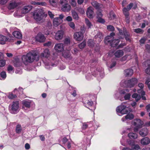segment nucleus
<instances>
[{"instance_id": "54", "label": "nucleus", "mask_w": 150, "mask_h": 150, "mask_svg": "<svg viewBox=\"0 0 150 150\" xmlns=\"http://www.w3.org/2000/svg\"><path fill=\"white\" fill-rule=\"evenodd\" d=\"M70 43V40L69 38H65L64 40V43L66 44H69Z\"/></svg>"}, {"instance_id": "40", "label": "nucleus", "mask_w": 150, "mask_h": 150, "mask_svg": "<svg viewBox=\"0 0 150 150\" xmlns=\"http://www.w3.org/2000/svg\"><path fill=\"white\" fill-rule=\"evenodd\" d=\"M108 17L111 20L114 19L115 18V15L114 14V13L112 11L110 12Z\"/></svg>"}, {"instance_id": "2", "label": "nucleus", "mask_w": 150, "mask_h": 150, "mask_svg": "<svg viewBox=\"0 0 150 150\" xmlns=\"http://www.w3.org/2000/svg\"><path fill=\"white\" fill-rule=\"evenodd\" d=\"M44 12L43 9H38L34 11L33 15V19L37 22L43 21Z\"/></svg>"}, {"instance_id": "30", "label": "nucleus", "mask_w": 150, "mask_h": 150, "mask_svg": "<svg viewBox=\"0 0 150 150\" xmlns=\"http://www.w3.org/2000/svg\"><path fill=\"white\" fill-rule=\"evenodd\" d=\"M72 15L73 18L76 20L79 19V17L77 13L74 10L71 11Z\"/></svg>"}, {"instance_id": "41", "label": "nucleus", "mask_w": 150, "mask_h": 150, "mask_svg": "<svg viewBox=\"0 0 150 150\" xmlns=\"http://www.w3.org/2000/svg\"><path fill=\"white\" fill-rule=\"evenodd\" d=\"M88 46L92 47L93 46L94 42L92 39H90L88 41Z\"/></svg>"}, {"instance_id": "47", "label": "nucleus", "mask_w": 150, "mask_h": 150, "mask_svg": "<svg viewBox=\"0 0 150 150\" xmlns=\"http://www.w3.org/2000/svg\"><path fill=\"white\" fill-rule=\"evenodd\" d=\"M107 28L108 30L110 31H112L115 30L114 27L113 26L110 25L107 26Z\"/></svg>"}, {"instance_id": "42", "label": "nucleus", "mask_w": 150, "mask_h": 150, "mask_svg": "<svg viewBox=\"0 0 150 150\" xmlns=\"http://www.w3.org/2000/svg\"><path fill=\"white\" fill-rule=\"evenodd\" d=\"M98 10L97 11V18H101L103 16V14L102 13V11L100 10Z\"/></svg>"}, {"instance_id": "58", "label": "nucleus", "mask_w": 150, "mask_h": 150, "mask_svg": "<svg viewBox=\"0 0 150 150\" xmlns=\"http://www.w3.org/2000/svg\"><path fill=\"white\" fill-rule=\"evenodd\" d=\"M98 18V21L100 22L101 23H103L105 22V21L102 18Z\"/></svg>"}, {"instance_id": "43", "label": "nucleus", "mask_w": 150, "mask_h": 150, "mask_svg": "<svg viewBox=\"0 0 150 150\" xmlns=\"http://www.w3.org/2000/svg\"><path fill=\"white\" fill-rule=\"evenodd\" d=\"M69 2L72 6L75 7L76 6V3L75 0H69Z\"/></svg>"}, {"instance_id": "10", "label": "nucleus", "mask_w": 150, "mask_h": 150, "mask_svg": "<svg viewBox=\"0 0 150 150\" xmlns=\"http://www.w3.org/2000/svg\"><path fill=\"white\" fill-rule=\"evenodd\" d=\"M115 35V34L114 33H112L110 34V35L106 37L104 40L105 43L106 44L108 43L110 44L114 39L113 36Z\"/></svg>"}, {"instance_id": "34", "label": "nucleus", "mask_w": 150, "mask_h": 150, "mask_svg": "<svg viewBox=\"0 0 150 150\" xmlns=\"http://www.w3.org/2000/svg\"><path fill=\"white\" fill-rule=\"evenodd\" d=\"M132 97L133 98H135L137 101H138L141 98V96L140 95H138L136 93L133 94L132 95Z\"/></svg>"}, {"instance_id": "31", "label": "nucleus", "mask_w": 150, "mask_h": 150, "mask_svg": "<svg viewBox=\"0 0 150 150\" xmlns=\"http://www.w3.org/2000/svg\"><path fill=\"white\" fill-rule=\"evenodd\" d=\"M103 35L100 32L98 33L95 36V38H98V40L99 41H100L101 39L103 38Z\"/></svg>"}, {"instance_id": "60", "label": "nucleus", "mask_w": 150, "mask_h": 150, "mask_svg": "<svg viewBox=\"0 0 150 150\" xmlns=\"http://www.w3.org/2000/svg\"><path fill=\"white\" fill-rule=\"evenodd\" d=\"M8 0H0V4L4 5L7 3Z\"/></svg>"}, {"instance_id": "1", "label": "nucleus", "mask_w": 150, "mask_h": 150, "mask_svg": "<svg viewBox=\"0 0 150 150\" xmlns=\"http://www.w3.org/2000/svg\"><path fill=\"white\" fill-rule=\"evenodd\" d=\"M40 56L35 51H32L27 53L26 55H23L21 58L22 62L25 65L32 63L34 61L39 60Z\"/></svg>"}, {"instance_id": "26", "label": "nucleus", "mask_w": 150, "mask_h": 150, "mask_svg": "<svg viewBox=\"0 0 150 150\" xmlns=\"http://www.w3.org/2000/svg\"><path fill=\"white\" fill-rule=\"evenodd\" d=\"M19 5V3L13 2L10 3L8 6V8L10 9H13Z\"/></svg>"}, {"instance_id": "22", "label": "nucleus", "mask_w": 150, "mask_h": 150, "mask_svg": "<svg viewBox=\"0 0 150 150\" xmlns=\"http://www.w3.org/2000/svg\"><path fill=\"white\" fill-rule=\"evenodd\" d=\"M139 134L142 137H145L148 134V130L146 128H144L139 131Z\"/></svg>"}, {"instance_id": "29", "label": "nucleus", "mask_w": 150, "mask_h": 150, "mask_svg": "<svg viewBox=\"0 0 150 150\" xmlns=\"http://www.w3.org/2000/svg\"><path fill=\"white\" fill-rule=\"evenodd\" d=\"M128 136L130 138L133 139H137L138 137V135L137 134L132 132L129 133Z\"/></svg>"}, {"instance_id": "57", "label": "nucleus", "mask_w": 150, "mask_h": 150, "mask_svg": "<svg viewBox=\"0 0 150 150\" xmlns=\"http://www.w3.org/2000/svg\"><path fill=\"white\" fill-rule=\"evenodd\" d=\"M1 76L2 78L5 79L6 77V72L4 71L1 72Z\"/></svg>"}, {"instance_id": "11", "label": "nucleus", "mask_w": 150, "mask_h": 150, "mask_svg": "<svg viewBox=\"0 0 150 150\" xmlns=\"http://www.w3.org/2000/svg\"><path fill=\"white\" fill-rule=\"evenodd\" d=\"M36 41L40 42H43L45 41L46 38L44 35L41 33H39L35 37Z\"/></svg>"}, {"instance_id": "53", "label": "nucleus", "mask_w": 150, "mask_h": 150, "mask_svg": "<svg viewBox=\"0 0 150 150\" xmlns=\"http://www.w3.org/2000/svg\"><path fill=\"white\" fill-rule=\"evenodd\" d=\"M112 63L110 67V68H112L113 67H115L116 64V61H115L114 60L113 61L112 60Z\"/></svg>"}, {"instance_id": "51", "label": "nucleus", "mask_w": 150, "mask_h": 150, "mask_svg": "<svg viewBox=\"0 0 150 150\" xmlns=\"http://www.w3.org/2000/svg\"><path fill=\"white\" fill-rule=\"evenodd\" d=\"M5 61L4 60H0V67H3L5 64Z\"/></svg>"}, {"instance_id": "20", "label": "nucleus", "mask_w": 150, "mask_h": 150, "mask_svg": "<svg viewBox=\"0 0 150 150\" xmlns=\"http://www.w3.org/2000/svg\"><path fill=\"white\" fill-rule=\"evenodd\" d=\"M71 9V6L68 3L62 6L61 9L64 12H68Z\"/></svg>"}, {"instance_id": "63", "label": "nucleus", "mask_w": 150, "mask_h": 150, "mask_svg": "<svg viewBox=\"0 0 150 150\" xmlns=\"http://www.w3.org/2000/svg\"><path fill=\"white\" fill-rule=\"evenodd\" d=\"M88 127V125L86 124V123H84L83 125L82 128L83 129H86Z\"/></svg>"}, {"instance_id": "36", "label": "nucleus", "mask_w": 150, "mask_h": 150, "mask_svg": "<svg viewBox=\"0 0 150 150\" xmlns=\"http://www.w3.org/2000/svg\"><path fill=\"white\" fill-rule=\"evenodd\" d=\"M92 5L97 9H99L100 7V5L96 1H93L91 3Z\"/></svg>"}, {"instance_id": "48", "label": "nucleus", "mask_w": 150, "mask_h": 150, "mask_svg": "<svg viewBox=\"0 0 150 150\" xmlns=\"http://www.w3.org/2000/svg\"><path fill=\"white\" fill-rule=\"evenodd\" d=\"M60 3L62 6L68 3V1L67 0H60Z\"/></svg>"}, {"instance_id": "23", "label": "nucleus", "mask_w": 150, "mask_h": 150, "mask_svg": "<svg viewBox=\"0 0 150 150\" xmlns=\"http://www.w3.org/2000/svg\"><path fill=\"white\" fill-rule=\"evenodd\" d=\"M8 40V38L5 36L0 35V44H4L6 41Z\"/></svg>"}, {"instance_id": "46", "label": "nucleus", "mask_w": 150, "mask_h": 150, "mask_svg": "<svg viewBox=\"0 0 150 150\" xmlns=\"http://www.w3.org/2000/svg\"><path fill=\"white\" fill-rule=\"evenodd\" d=\"M132 149L138 150L140 149V146L138 144H133L132 146Z\"/></svg>"}, {"instance_id": "38", "label": "nucleus", "mask_w": 150, "mask_h": 150, "mask_svg": "<svg viewBox=\"0 0 150 150\" xmlns=\"http://www.w3.org/2000/svg\"><path fill=\"white\" fill-rule=\"evenodd\" d=\"M125 118L126 120H131L134 118V116L133 114L129 113L127 115L125 116Z\"/></svg>"}, {"instance_id": "3", "label": "nucleus", "mask_w": 150, "mask_h": 150, "mask_svg": "<svg viewBox=\"0 0 150 150\" xmlns=\"http://www.w3.org/2000/svg\"><path fill=\"white\" fill-rule=\"evenodd\" d=\"M138 80L136 78H132L129 80L122 81L120 83L121 86L132 88L134 86L138 83Z\"/></svg>"}, {"instance_id": "50", "label": "nucleus", "mask_w": 150, "mask_h": 150, "mask_svg": "<svg viewBox=\"0 0 150 150\" xmlns=\"http://www.w3.org/2000/svg\"><path fill=\"white\" fill-rule=\"evenodd\" d=\"M69 25L70 27L73 29H74L75 28V25L73 22H71L69 23Z\"/></svg>"}, {"instance_id": "12", "label": "nucleus", "mask_w": 150, "mask_h": 150, "mask_svg": "<svg viewBox=\"0 0 150 150\" xmlns=\"http://www.w3.org/2000/svg\"><path fill=\"white\" fill-rule=\"evenodd\" d=\"M74 37L76 40L80 41L83 39V34L80 32H76L74 34Z\"/></svg>"}, {"instance_id": "8", "label": "nucleus", "mask_w": 150, "mask_h": 150, "mask_svg": "<svg viewBox=\"0 0 150 150\" xmlns=\"http://www.w3.org/2000/svg\"><path fill=\"white\" fill-rule=\"evenodd\" d=\"M122 103L120 105L118 106L116 109V111L118 113H120L122 114H124L128 112V110L126 109V106Z\"/></svg>"}, {"instance_id": "27", "label": "nucleus", "mask_w": 150, "mask_h": 150, "mask_svg": "<svg viewBox=\"0 0 150 150\" xmlns=\"http://www.w3.org/2000/svg\"><path fill=\"white\" fill-rule=\"evenodd\" d=\"M13 34L16 38L20 39L22 38V34L19 31H15L13 33Z\"/></svg>"}, {"instance_id": "64", "label": "nucleus", "mask_w": 150, "mask_h": 150, "mask_svg": "<svg viewBox=\"0 0 150 150\" xmlns=\"http://www.w3.org/2000/svg\"><path fill=\"white\" fill-rule=\"evenodd\" d=\"M13 70V67L10 65H9L7 69L8 71L9 72L12 71Z\"/></svg>"}, {"instance_id": "45", "label": "nucleus", "mask_w": 150, "mask_h": 150, "mask_svg": "<svg viewBox=\"0 0 150 150\" xmlns=\"http://www.w3.org/2000/svg\"><path fill=\"white\" fill-rule=\"evenodd\" d=\"M56 0H49V2L53 6H55L56 5Z\"/></svg>"}, {"instance_id": "44", "label": "nucleus", "mask_w": 150, "mask_h": 150, "mask_svg": "<svg viewBox=\"0 0 150 150\" xmlns=\"http://www.w3.org/2000/svg\"><path fill=\"white\" fill-rule=\"evenodd\" d=\"M86 45V42L84 41L82 43L79 44V47L80 49H83L85 46Z\"/></svg>"}, {"instance_id": "17", "label": "nucleus", "mask_w": 150, "mask_h": 150, "mask_svg": "<svg viewBox=\"0 0 150 150\" xmlns=\"http://www.w3.org/2000/svg\"><path fill=\"white\" fill-rule=\"evenodd\" d=\"M62 56L65 58L69 59H71L72 58L69 50H65L62 53Z\"/></svg>"}, {"instance_id": "25", "label": "nucleus", "mask_w": 150, "mask_h": 150, "mask_svg": "<svg viewBox=\"0 0 150 150\" xmlns=\"http://www.w3.org/2000/svg\"><path fill=\"white\" fill-rule=\"evenodd\" d=\"M124 54L123 51L121 50H119L116 52L114 55L115 56L117 57H120L122 56Z\"/></svg>"}, {"instance_id": "32", "label": "nucleus", "mask_w": 150, "mask_h": 150, "mask_svg": "<svg viewBox=\"0 0 150 150\" xmlns=\"http://www.w3.org/2000/svg\"><path fill=\"white\" fill-rule=\"evenodd\" d=\"M138 93L141 94L142 96V99L144 100H146L145 97L143 96L145 94V92L142 89H139L138 90Z\"/></svg>"}, {"instance_id": "39", "label": "nucleus", "mask_w": 150, "mask_h": 150, "mask_svg": "<svg viewBox=\"0 0 150 150\" xmlns=\"http://www.w3.org/2000/svg\"><path fill=\"white\" fill-rule=\"evenodd\" d=\"M85 23L88 28H91L92 26V25L90 21L86 18H85Z\"/></svg>"}, {"instance_id": "49", "label": "nucleus", "mask_w": 150, "mask_h": 150, "mask_svg": "<svg viewBox=\"0 0 150 150\" xmlns=\"http://www.w3.org/2000/svg\"><path fill=\"white\" fill-rule=\"evenodd\" d=\"M44 45L45 46L50 47L52 46V43L50 41H49L44 43Z\"/></svg>"}, {"instance_id": "16", "label": "nucleus", "mask_w": 150, "mask_h": 150, "mask_svg": "<svg viewBox=\"0 0 150 150\" xmlns=\"http://www.w3.org/2000/svg\"><path fill=\"white\" fill-rule=\"evenodd\" d=\"M150 143V139L147 137H145L142 139L141 140V143L144 145H147Z\"/></svg>"}, {"instance_id": "62", "label": "nucleus", "mask_w": 150, "mask_h": 150, "mask_svg": "<svg viewBox=\"0 0 150 150\" xmlns=\"http://www.w3.org/2000/svg\"><path fill=\"white\" fill-rule=\"evenodd\" d=\"M38 4V5L42 6H45L47 5L46 3L45 2H39Z\"/></svg>"}, {"instance_id": "52", "label": "nucleus", "mask_w": 150, "mask_h": 150, "mask_svg": "<svg viewBox=\"0 0 150 150\" xmlns=\"http://www.w3.org/2000/svg\"><path fill=\"white\" fill-rule=\"evenodd\" d=\"M16 97V95H13L12 93H10L8 96V97L10 99H12L15 98Z\"/></svg>"}, {"instance_id": "28", "label": "nucleus", "mask_w": 150, "mask_h": 150, "mask_svg": "<svg viewBox=\"0 0 150 150\" xmlns=\"http://www.w3.org/2000/svg\"><path fill=\"white\" fill-rule=\"evenodd\" d=\"M119 42L120 41L118 39L115 40H114L113 39L110 44V45L112 47H115L118 44Z\"/></svg>"}, {"instance_id": "19", "label": "nucleus", "mask_w": 150, "mask_h": 150, "mask_svg": "<svg viewBox=\"0 0 150 150\" xmlns=\"http://www.w3.org/2000/svg\"><path fill=\"white\" fill-rule=\"evenodd\" d=\"M93 8L92 7H89L88 8L86 12L87 16L90 18H92L93 17Z\"/></svg>"}, {"instance_id": "6", "label": "nucleus", "mask_w": 150, "mask_h": 150, "mask_svg": "<svg viewBox=\"0 0 150 150\" xmlns=\"http://www.w3.org/2000/svg\"><path fill=\"white\" fill-rule=\"evenodd\" d=\"M19 104L17 101H13L11 105V112L13 114H15L19 111Z\"/></svg>"}, {"instance_id": "55", "label": "nucleus", "mask_w": 150, "mask_h": 150, "mask_svg": "<svg viewBox=\"0 0 150 150\" xmlns=\"http://www.w3.org/2000/svg\"><path fill=\"white\" fill-rule=\"evenodd\" d=\"M48 13L50 17L51 18H54V15L50 11H48Z\"/></svg>"}, {"instance_id": "15", "label": "nucleus", "mask_w": 150, "mask_h": 150, "mask_svg": "<svg viewBox=\"0 0 150 150\" xmlns=\"http://www.w3.org/2000/svg\"><path fill=\"white\" fill-rule=\"evenodd\" d=\"M63 22V20L58 17L54 18L53 20V24L54 26H57Z\"/></svg>"}, {"instance_id": "13", "label": "nucleus", "mask_w": 150, "mask_h": 150, "mask_svg": "<svg viewBox=\"0 0 150 150\" xmlns=\"http://www.w3.org/2000/svg\"><path fill=\"white\" fill-rule=\"evenodd\" d=\"M50 56V52L49 50L45 49L44 50L43 52L41 53L40 55V57L47 58Z\"/></svg>"}, {"instance_id": "4", "label": "nucleus", "mask_w": 150, "mask_h": 150, "mask_svg": "<svg viewBox=\"0 0 150 150\" xmlns=\"http://www.w3.org/2000/svg\"><path fill=\"white\" fill-rule=\"evenodd\" d=\"M117 29L119 31V38L120 39H122L125 37L126 40L128 41L129 42L131 41L129 34L127 32L125 28H123V31L118 28H117Z\"/></svg>"}, {"instance_id": "5", "label": "nucleus", "mask_w": 150, "mask_h": 150, "mask_svg": "<svg viewBox=\"0 0 150 150\" xmlns=\"http://www.w3.org/2000/svg\"><path fill=\"white\" fill-rule=\"evenodd\" d=\"M132 123L135 127L134 129V131L135 132L137 131L139 128L142 127V125L144 124L143 121L139 119L134 120Z\"/></svg>"}, {"instance_id": "7", "label": "nucleus", "mask_w": 150, "mask_h": 150, "mask_svg": "<svg viewBox=\"0 0 150 150\" xmlns=\"http://www.w3.org/2000/svg\"><path fill=\"white\" fill-rule=\"evenodd\" d=\"M133 6V4L132 3H130L127 6V8H124L122 10L123 13L127 19V23H129V22L128 11Z\"/></svg>"}, {"instance_id": "33", "label": "nucleus", "mask_w": 150, "mask_h": 150, "mask_svg": "<svg viewBox=\"0 0 150 150\" xmlns=\"http://www.w3.org/2000/svg\"><path fill=\"white\" fill-rule=\"evenodd\" d=\"M146 63L149 64H148L147 68L145 70V72L147 74L150 75V60L147 61Z\"/></svg>"}, {"instance_id": "14", "label": "nucleus", "mask_w": 150, "mask_h": 150, "mask_svg": "<svg viewBox=\"0 0 150 150\" xmlns=\"http://www.w3.org/2000/svg\"><path fill=\"white\" fill-rule=\"evenodd\" d=\"M63 34L64 32L62 30L58 31L55 34V39L57 40H61L62 38Z\"/></svg>"}, {"instance_id": "24", "label": "nucleus", "mask_w": 150, "mask_h": 150, "mask_svg": "<svg viewBox=\"0 0 150 150\" xmlns=\"http://www.w3.org/2000/svg\"><path fill=\"white\" fill-rule=\"evenodd\" d=\"M133 73V70L128 69L125 71V74L126 76H132Z\"/></svg>"}, {"instance_id": "18", "label": "nucleus", "mask_w": 150, "mask_h": 150, "mask_svg": "<svg viewBox=\"0 0 150 150\" xmlns=\"http://www.w3.org/2000/svg\"><path fill=\"white\" fill-rule=\"evenodd\" d=\"M32 8V7L30 5L25 6L22 10L21 12L23 14H25L29 12Z\"/></svg>"}, {"instance_id": "35", "label": "nucleus", "mask_w": 150, "mask_h": 150, "mask_svg": "<svg viewBox=\"0 0 150 150\" xmlns=\"http://www.w3.org/2000/svg\"><path fill=\"white\" fill-rule=\"evenodd\" d=\"M23 14L22 13H21L20 11H17L14 13V16L15 17H22L23 16Z\"/></svg>"}, {"instance_id": "61", "label": "nucleus", "mask_w": 150, "mask_h": 150, "mask_svg": "<svg viewBox=\"0 0 150 150\" xmlns=\"http://www.w3.org/2000/svg\"><path fill=\"white\" fill-rule=\"evenodd\" d=\"M66 20L68 21L69 22L71 21L72 19L71 16H68L66 18Z\"/></svg>"}, {"instance_id": "56", "label": "nucleus", "mask_w": 150, "mask_h": 150, "mask_svg": "<svg viewBox=\"0 0 150 150\" xmlns=\"http://www.w3.org/2000/svg\"><path fill=\"white\" fill-rule=\"evenodd\" d=\"M131 96V94L130 93H128L126 94L124 96L125 99V100H129Z\"/></svg>"}, {"instance_id": "21", "label": "nucleus", "mask_w": 150, "mask_h": 150, "mask_svg": "<svg viewBox=\"0 0 150 150\" xmlns=\"http://www.w3.org/2000/svg\"><path fill=\"white\" fill-rule=\"evenodd\" d=\"M31 101L30 100H24L22 102L23 108L25 107L29 108H30Z\"/></svg>"}, {"instance_id": "37", "label": "nucleus", "mask_w": 150, "mask_h": 150, "mask_svg": "<svg viewBox=\"0 0 150 150\" xmlns=\"http://www.w3.org/2000/svg\"><path fill=\"white\" fill-rule=\"evenodd\" d=\"M22 127L21 125H18L16 127V131L17 133H20L22 131Z\"/></svg>"}, {"instance_id": "59", "label": "nucleus", "mask_w": 150, "mask_h": 150, "mask_svg": "<svg viewBox=\"0 0 150 150\" xmlns=\"http://www.w3.org/2000/svg\"><path fill=\"white\" fill-rule=\"evenodd\" d=\"M134 31L136 33H138L141 32L142 31V30L140 28H137L134 29Z\"/></svg>"}, {"instance_id": "9", "label": "nucleus", "mask_w": 150, "mask_h": 150, "mask_svg": "<svg viewBox=\"0 0 150 150\" xmlns=\"http://www.w3.org/2000/svg\"><path fill=\"white\" fill-rule=\"evenodd\" d=\"M64 45L62 43H58L55 45L54 49L56 52H60L64 50Z\"/></svg>"}]
</instances>
